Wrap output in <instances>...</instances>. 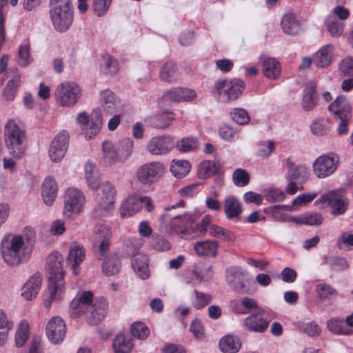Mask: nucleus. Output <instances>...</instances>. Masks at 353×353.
Wrapping results in <instances>:
<instances>
[{
    "label": "nucleus",
    "mask_w": 353,
    "mask_h": 353,
    "mask_svg": "<svg viewBox=\"0 0 353 353\" xmlns=\"http://www.w3.org/2000/svg\"><path fill=\"white\" fill-rule=\"evenodd\" d=\"M159 228L164 233H171L176 229V208L175 205L165 208L161 216Z\"/></svg>",
    "instance_id": "obj_25"
},
{
    "label": "nucleus",
    "mask_w": 353,
    "mask_h": 353,
    "mask_svg": "<svg viewBox=\"0 0 353 353\" xmlns=\"http://www.w3.org/2000/svg\"><path fill=\"white\" fill-rule=\"evenodd\" d=\"M272 320V316L262 308L244 319L243 327L252 332L262 333L268 329Z\"/></svg>",
    "instance_id": "obj_14"
},
{
    "label": "nucleus",
    "mask_w": 353,
    "mask_h": 353,
    "mask_svg": "<svg viewBox=\"0 0 353 353\" xmlns=\"http://www.w3.org/2000/svg\"><path fill=\"white\" fill-rule=\"evenodd\" d=\"M232 119L239 125H245L250 121V117L245 110L235 108L232 113Z\"/></svg>",
    "instance_id": "obj_63"
},
{
    "label": "nucleus",
    "mask_w": 353,
    "mask_h": 353,
    "mask_svg": "<svg viewBox=\"0 0 353 353\" xmlns=\"http://www.w3.org/2000/svg\"><path fill=\"white\" fill-rule=\"evenodd\" d=\"M115 353H130L133 348L132 338L123 334H118L113 341Z\"/></svg>",
    "instance_id": "obj_41"
},
{
    "label": "nucleus",
    "mask_w": 353,
    "mask_h": 353,
    "mask_svg": "<svg viewBox=\"0 0 353 353\" xmlns=\"http://www.w3.org/2000/svg\"><path fill=\"white\" fill-rule=\"evenodd\" d=\"M223 209L225 216L228 219L238 217L243 211L240 201L234 196L231 195L224 199Z\"/></svg>",
    "instance_id": "obj_35"
},
{
    "label": "nucleus",
    "mask_w": 353,
    "mask_h": 353,
    "mask_svg": "<svg viewBox=\"0 0 353 353\" xmlns=\"http://www.w3.org/2000/svg\"><path fill=\"white\" fill-rule=\"evenodd\" d=\"M176 74V65L174 61L166 62L159 72L160 79L165 82L174 80Z\"/></svg>",
    "instance_id": "obj_50"
},
{
    "label": "nucleus",
    "mask_w": 353,
    "mask_h": 353,
    "mask_svg": "<svg viewBox=\"0 0 353 353\" xmlns=\"http://www.w3.org/2000/svg\"><path fill=\"white\" fill-rule=\"evenodd\" d=\"M285 177L288 181H295L298 184L302 185L310 178V169L303 164L295 165L291 158L285 159Z\"/></svg>",
    "instance_id": "obj_18"
},
{
    "label": "nucleus",
    "mask_w": 353,
    "mask_h": 353,
    "mask_svg": "<svg viewBox=\"0 0 353 353\" xmlns=\"http://www.w3.org/2000/svg\"><path fill=\"white\" fill-rule=\"evenodd\" d=\"M63 257L59 252H54L48 256L47 272L48 277V295L44 300V305L49 308L52 302L61 300L65 292L64 275L63 270Z\"/></svg>",
    "instance_id": "obj_3"
},
{
    "label": "nucleus",
    "mask_w": 353,
    "mask_h": 353,
    "mask_svg": "<svg viewBox=\"0 0 353 353\" xmlns=\"http://www.w3.org/2000/svg\"><path fill=\"white\" fill-rule=\"evenodd\" d=\"M101 101L105 110L112 113L119 107L120 101L114 93L110 90H104L101 92Z\"/></svg>",
    "instance_id": "obj_42"
},
{
    "label": "nucleus",
    "mask_w": 353,
    "mask_h": 353,
    "mask_svg": "<svg viewBox=\"0 0 353 353\" xmlns=\"http://www.w3.org/2000/svg\"><path fill=\"white\" fill-rule=\"evenodd\" d=\"M88 0H78V9L81 13L88 10ZM112 0H92L91 9L94 15L101 17L105 16L109 10Z\"/></svg>",
    "instance_id": "obj_24"
},
{
    "label": "nucleus",
    "mask_w": 353,
    "mask_h": 353,
    "mask_svg": "<svg viewBox=\"0 0 353 353\" xmlns=\"http://www.w3.org/2000/svg\"><path fill=\"white\" fill-rule=\"evenodd\" d=\"M29 326L28 324L22 321L17 330L15 334V343L17 347L23 346L28 338Z\"/></svg>",
    "instance_id": "obj_55"
},
{
    "label": "nucleus",
    "mask_w": 353,
    "mask_h": 353,
    "mask_svg": "<svg viewBox=\"0 0 353 353\" xmlns=\"http://www.w3.org/2000/svg\"><path fill=\"white\" fill-rule=\"evenodd\" d=\"M198 147V141L194 137L183 138L179 144H178V150L183 152H188L194 150Z\"/></svg>",
    "instance_id": "obj_61"
},
{
    "label": "nucleus",
    "mask_w": 353,
    "mask_h": 353,
    "mask_svg": "<svg viewBox=\"0 0 353 353\" xmlns=\"http://www.w3.org/2000/svg\"><path fill=\"white\" fill-rule=\"evenodd\" d=\"M218 242L213 240L198 241L194 245V250L200 256H212L217 255Z\"/></svg>",
    "instance_id": "obj_36"
},
{
    "label": "nucleus",
    "mask_w": 353,
    "mask_h": 353,
    "mask_svg": "<svg viewBox=\"0 0 353 353\" xmlns=\"http://www.w3.org/2000/svg\"><path fill=\"white\" fill-rule=\"evenodd\" d=\"M132 334L139 339H145L150 334L148 327L141 322H136L132 325Z\"/></svg>",
    "instance_id": "obj_59"
},
{
    "label": "nucleus",
    "mask_w": 353,
    "mask_h": 353,
    "mask_svg": "<svg viewBox=\"0 0 353 353\" xmlns=\"http://www.w3.org/2000/svg\"><path fill=\"white\" fill-rule=\"evenodd\" d=\"M185 223L184 225L178 226V234H180L181 238L185 239H193L196 237L205 234L207 231L210 234L212 224L210 218L208 216L203 218L199 223L194 225L192 216L188 214L185 217ZM179 223L178 222V225Z\"/></svg>",
    "instance_id": "obj_8"
},
{
    "label": "nucleus",
    "mask_w": 353,
    "mask_h": 353,
    "mask_svg": "<svg viewBox=\"0 0 353 353\" xmlns=\"http://www.w3.org/2000/svg\"><path fill=\"white\" fill-rule=\"evenodd\" d=\"M165 173V167L159 161L147 163L137 170L138 180L143 184H151L158 181Z\"/></svg>",
    "instance_id": "obj_17"
},
{
    "label": "nucleus",
    "mask_w": 353,
    "mask_h": 353,
    "mask_svg": "<svg viewBox=\"0 0 353 353\" xmlns=\"http://www.w3.org/2000/svg\"><path fill=\"white\" fill-rule=\"evenodd\" d=\"M244 88V82L241 79L219 80L216 83L217 92L225 101L236 99Z\"/></svg>",
    "instance_id": "obj_16"
},
{
    "label": "nucleus",
    "mask_w": 353,
    "mask_h": 353,
    "mask_svg": "<svg viewBox=\"0 0 353 353\" xmlns=\"http://www.w3.org/2000/svg\"><path fill=\"white\" fill-rule=\"evenodd\" d=\"M339 157L334 153L319 157L313 163V171L319 178H325L332 174L337 169Z\"/></svg>",
    "instance_id": "obj_13"
},
{
    "label": "nucleus",
    "mask_w": 353,
    "mask_h": 353,
    "mask_svg": "<svg viewBox=\"0 0 353 353\" xmlns=\"http://www.w3.org/2000/svg\"><path fill=\"white\" fill-rule=\"evenodd\" d=\"M85 177L88 185L93 190L100 188L99 178L97 172L94 171L92 163L88 162L85 165Z\"/></svg>",
    "instance_id": "obj_45"
},
{
    "label": "nucleus",
    "mask_w": 353,
    "mask_h": 353,
    "mask_svg": "<svg viewBox=\"0 0 353 353\" xmlns=\"http://www.w3.org/2000/svg\"><path fill=\"white\" fill-rule=\"evenodd\" d=\"M329 330L338 334H351V328H346L344 320L339 319H331L327 323Z\"/></svg>",
    "instance_id": "obj_52"
},
{
    "label": "nucleus",
    "mask_w": 353,
    "mask_h": 353,
    "mask_svg": "<svg viewBox=\"0 0 353 353\" xmlns=\"http://www.w3.org/2000/svg\"><path fill=\"white\" fill-rule=\"evenodd\" d=\"M174 119L175 114L174 112L165 110L161 114L152 117V124L156 128L163 129L168 127Z\"/></svg>",
    "instance_id": "obj_44"
},
{
    "label": "nucleus",
    "mask_w": 353,
    "mask_h": 353,
    "mask_svg": "<svg viewBox=\"0 0 353 353\" xmlns=\"http://www.w3.org/2000/svg\"><path fill=\"white\" fill-rule=\"evenodd\" d=\"M121 268L120 260L117 254H110L105 259L102 265L103 272L106 276L117 274Z\"/></svg>",
    "instance_id": "obj_43"
},
{
    "label": "nucleus",
    "mask_w": 353,
    "mask_h": 353,
    "mask_svg": "<svg viewBox=\"0 0 353 353\" xmlns=\"http://www.w3.org/2000/svg\"><path fill=\"white\" fill-rule=\"evenodd\" d=\"M339 70L344 77H353V57H346L339 65Z\"/></svg>",
    "instance_id": "obj_60"
},
{
    "label": "nucleus",
    "mask_w": 353,
    "mask_h": 353,
    "mask_svg": "<svg viewBox=\"0 0 353 353\" xmlns=\"http://www.w3.org/2000/svg\"><path fill=\"white\" fill-rule=\"evenodd\" d=\"M8 78H10V79L3 90V97L6 100L9 101L14 97L17 88L19 86L21 81V75L16 68L9 72Z\"/></svg>",
    "instance_id": "obj_39"
},
{
    "label": "nucleus",
    "mask_w": 353,
    "mask_h": 353,
    "mask_svg": "<svg viewBox=\"0 0 353 353\" xmlns=\"http://www.w3.org/2000/svg\"><path fill=\"white\" fill-rule=\"evenodd\" d=\"M292 221L309 225H319L322 223L321 215L316 212L305 213L297 218H292Z\"/></svg>",
    "instance_id": "obj_47"
},
{
    "label": "nucleus",
    "mask_w": 353,
    "mask_h": 353,
    "mask_svg": "<svg viewBox=\"0 0 353 353\" xmlns=\"http://www.w3.org/2000/svg\"><path fill=\"white\" fill-rule=\"evenodd\" d=\"M4 140L9 153L20 159L26 152L27 139L24 129L15 120L10 119L5 125Z\"/></svg>",
    "instance_id": "obj_4"
},
{
    "label": "nucleus",
    "mask_w": 353,
    "mask_h": 353,
    "mask_svg": "<svg viewBox=\"0 0 353 353\" xmlns=\"http://www.w3.org/2000/svg\"><path fill=\"white\" fill-rule=\"evenodd\" d=\"M336 245L339 250H352L353 234L350 232H342L336 241Z\"/></svg>",
    "instance_id": "obj_57"
},
{
    "label": "nucleus",
    "mask_w": 353,
    "mask_h": 353,
    "mask_svg": "<svg viewBox=\"0 0 353 353\" xmlns=\"http://www.w3.org/2000/svg\"><path fill=\"white\" fill-rule=\"evenodd\" d=\"M132 267L134 272L141 279L149 277L148 258L142 253H137L132 258Z\"/></svg>",
    "instance_id": "obj_34"
},
{
    "label": "nucleus",
    "mask_w": 353,
    "mask_h": 353,
    "mask_svg": "<svg viewBox=\"0 0 353 353\" xmlns=\"http://www.w3.org/2000/svg\"><path fill=\"white\" fill-rule=\"evenodd\" d=\"M55 97L59 105L73 107L81 97V89L75 82L65 81L57 86Z\"/></svg>",
    "instance_id": "obj_7"
},
{
    "label": "nucleus",
    "mask_w": 353,
    "mask_h": 353,
    "mask_svg": "<svg viewBox=\"0 0 353 353\" xmlns=\"http://www.w3.org/2000/svg\"><path fill=\"white\" fill-rule=\"evenodd\" d=\"M318 103L316 85L313 82H309L303 90L301 107L305 111L312 110Z\"/></svg>",
    "instance_id": "obj_29"
},
{
    "label": "nucleus",
    "mask_w": 353,
    "mask_h": 353,
    "mask_svg": "<svg viewBox=\"0 0 353 353\" xmlns=\"http://www.w3.org/2000/svg\"><path fill=\"white\" fill-rule=\"evenodd\" d=\"M232 179L236 186L244 187L250 182V175L245 170L238 168L233 172Z\"/></svg>",
    "instance_id": "obj_58"
},
{
    "label": "nucleus",
    "mask_w": 353,
    "mask_h": 353,
    "mask_svg": "<svg viewBox=\"0 0 353 353\" xmlns=\"http://www.w3.org/2000/svg\"><path fill=\"white\" fill-rule=\"evenodd\" d=\"M211 265L199 262L195 264L192 272L191 271H188L186 273L182 274L181 277L186 283H190L192 274L200 281H207L211 277Z\"/></svg>",
    "instance_id": "obj_28"
},
{
    "label": "nucleus",
    "mask_w": 353,
    "mask_h": 353,
    "mask_svg": "<svg viewBox=\"0 0 353 353\" xmlns=\"http://www.w3.org/2000/svg\"><path fill=\"white\" fill-rule=\"evenodd\" d=\"M41 282V274H34L22 287L21 296L28 301L34 299L40 290Z\"/></svg>",
    "instance_id": "obj_26"
},
{
    "label": "nucleus",
    "mask_w": 353,
    "mask_h": 353,
    "mask_svg": "<svg viewBox=\"0 0 353 353\" xmlns=\"http://www.w3.org/2000/svg\"><path fill=\"white\" fill-rule=\"evenodd\" d=\"M102 158L103 162L108 165L122 162L115 145L108 141L102 143Z\"/></svg>",
    "instance_id": "obj_38"
},
{
    "label": "nucleus",
    "mask_w": 353,
    "mask_h": 353,
    "mask_svg": "<svg viewBox=\"0 0 353 353\" xmlns=\"http://www.w3.org/2000/svg\"><path fill=\"white\" fill-rule=\"evenodd\" d=\"M95 241L99 243V251L101 256L105 255L110 248L112 238L110 227L105 223H98L94 228Z\"/></svg>",
    "instance_id": "obj_21"
},
{
    "label": "nucleus",
    "mask_w": 353,
    "mask_h": 353,
    "mask_svg": "<svg viewBox=\"0 0 353 353\" xmlns=\"http://www.w3.org/2000/svg\"><path fill=\"white\" fill-rule=\"evenodd\" d=\"M325 26L330 34L334 37L342 35L344 32V23L340 22L334 16L328 17L326 19Z\"/></svg>",
    "instance_id": "obj_48"
},
{
    "label": "nucleus",
    "mask_w": 353,
    "mask_h": 353,
    "mask_svg": "<svg viewBox=\"0 0 353 353\" xmlns=\"http://www.w3.org/2000/svg\"><path fill=\"white\" fill-rule=\"evenodd\" d=\"M281 25L283 32L288 34L295 35L302 30V22L294 13L284 14Z\"/></svg>",
    "instance_id": "obj_31"
},
{
    "label": "nucleus",
    "mask_w": 353,
    "mask_h": 353,
    "mask_svg": "<svg viewBox=\"0 0 353 353\" xmlns=\"http://www.w3.org/2000/svg\"><path fill=\"white\" fill-rule=\"evenodd\" d=\"M210 235L213 237L220 239L228 242L234 241L236 239V235L228 230L217 225L211 227Z\"/></svg>",
    "instance_id": "obj_49"
},
{
    "label": "nucleus",
    "mask_w": 353,
    "mask_h": 353,
    "mask_svg": "<svg viewBox=\"0 0 353 353\" xmlns=\"http://www.w3.org/2000/svg\"><path fill=\"white\" fill-rule=\"evenodd\" d=\"M316 292L322 301L331 300L337 295V291L327 284L320 283L316 286Z\"/></svg>",
    "instance_id": "obj_51"
},
{
    "label": "nucleus",
    "mask_w": 353,
    "mask_h": 353,
    "mask_svg": "<svg viewBox=\"0 0 353 353\" xmlns=\"http://www.w3.org/2000/svg\"><path fill=\"white\" fill-rule=\"evenodd\" d=\"M108 305L103 297L93 299V294L90 291L78 293L70 303V316L77 318L85 316L87 322L90 325L98 324L106 315Z\"/></svg>",
    "instance_id": "obj_2"
},
{
    "label": "nucleus",
    "mask_w": 353,
    "mask_h": 353,
    "mask_svg": "<svg viewBox=\"0 0 353 353\" xmlns=\"http://www.w3.org/2000/svg\"><path fill=\"white\" fill-rule=\"evenodd\" d=\"M161 104L164 110H168L176 104V92L172 90L165 93L161 101Z\"/></svg>",
    "instance_id": "obj_62"
},
{
    "label": "nucleus",
    "mask_w": 353,
    "mask_h": 353,
    "mask_svg": "<svg viewBox=\"0 0 353 353\" xmlns=\"http://www.w3.org/2000/svg\"><path fill=\"white\" fill-rule=\"evenodd\" d=\"M69 134L65 130L60 132L52 140L49 148V157L54 162L60 161L68 146Z\"/></svg>",
    "instance_id": "obj_19"
},
{
    "label": "nucleus",
    "mask_w": 353,
    "mask_h": 353,
    "mask_svg": "<svg viewBox=\"0 0 353 353\" xmlns=\"http://www.w3.org/2000/svg\"><path fill=\"white\" fill-rule=\"evenodd\" d=\"M19 63L21 66H27L30 62V47L28 43L23 44L19 50Z\"/></svg>",
    "instance_id": "obj_64"
},
{
    "label": "nucleus",
    "mask_w": 353,
    "mask_h": 353,
    "mask_svg": "<svg viewBox=\"0 0 353 353\" xmlns=\"http://www.w3.org/2000/svg\"><path fill=\"white\" fill-rule=\"evenodd\" d=\"M145 205L148 212L154 210L152 199L148 196L133 194L126 198L120 207V215L122 218H128L139 212Z\"/></svg>",
    "instance_id": "obj_10"
},
{
    "label": "nucleus",
    "mask_w": 353,
    "mask_h": 353,
    "mask_svg": "<svg viewBox=\"0 0 353 353\" xmlns=\"http://www.w3.org/2000/svg\"><path fill=\"white\" fill-rule=\"evenodd\" d=\"M261 309L262 308L259 305L257 301L248 296H245L233 304V311L238 314L256 312Z\"/></svg>",
    "instance_id": "obj_30"
},
{
    "label": "nucleus",
    "mask_w": 353,
    "mask_h": 353,
    "mask_svg": "<svg viewBox=\"0 0 353 353\" xmlns=\"http://www.w3.org/2000/svg\"><path fill=\"white\" fill-rule=\"evenodd\" d=\"M35 242V231L30 226L25 227L21 234H5L0 245L4 262L10 266H17L26 262L31 256Z\"/></svg>",
    "instance_id": "obj_1"
},
{
    "label": "nucleus",
    "mask_w": 353,
    "mask_h": 353,
    "mask_svg": "<svg viewBox=\"0 0 353 353\" xmlns=\"http://www.w3.org/2000/svg\"><path fill=\"white\" fill-rule=\"evenodd\" d=\"M121 161H124L132 152L133 141L130 139H125L116 145Z\"/></svg>",
    "instance_id": "obj_53"
},
{
    "label": "nucleus",
    "mask_w": 353,
    "mask_h": 353,
    "mask_svg": "<svg viewBox=\"0 0 353 353\" xmlns=\"http://www.w3.org/2000/svg\"><path fill=\"white\" fill-rule=\"evenodd\" d=\"M217 170L216 163L212 161H202L198 168V176L200 179H206L214 174Z\"/></svg>",
    "instance_id": "obj_54"
},
{
    "label": "nucleus",
    "mask_w": 353,
    "mask_h": 353,
    "mask_svg": "<svg viewBox=\"0 0 353 353\" xmlns=\"http://www.w3.org/2000/svg\"><path fill=\"white\" fill-rule=\"evenodd\" d=\"M316 203H327L331 208V214L334 216L344 214L348 207L349 200L344 190H335L323 194Z\"/></svg>",
    "instance_id": "obj_11"
},
{
    "label": "nucleus",
    "mask_w": 353,
    "mask_h": 353,
    "mask_svg": "<svg viewBox=\"0 0 353 353\" xmlns=\"http://www.w3.org/2000/svg\"><path fill=\"white\" fill-rule=\"evenodd\" d=\"M57 192L58 186L55 179L52 176L46 177L41 187L43 202L48 206L52 205L57 198Z\"/></svg>",
    "instance_id": "obj_27"
},
{
    "label": "nucleus",
    "mask_w": 353,
    "mask_h": 353,
    "mask_svg": "<svg viewBox=\"0 0 353 353\" xmlns=\"http://www.w3.org/2000/svg\"><path fill=\"white\" fill-rule=\"evenodd\" d=\"M49 12L57 31L65 32L71 26L74 19L72 0H50Z\"/></svg>",
    "instance_id": "obj_5"
},
{
    "label": "nucleus",
    "mask_w": 353,
    "mask_h": 353,
    "mask_svg": "<svg viewBox=\"0 0 353 353\" xmlns=\"http://www.w3.org/2000/svg\"><path fill=\"white\" fill-rule=\"evenodd\" d=\"M85 203V197L81 190L74 188H68L63 196V216L70 219L79 214Z\"/></svg>",
    "instance_id": "obj_9"
},
{
    "label": "nucleus",
    "mask_w": 353,
    "mask_h": 353,
    "mask_svg": "<svg viewBox=\"0 0 353 353\" xmlns=\"http://www.w3.org/2000/svg\"><path fill=\"white\" fill-rule=\"evenodd\" d=\"M332 129L330 121L327 118H321L314 121L311 124V130L316 136H325Z\"/></svg>",
    "instance_id": "obj_46"
},
{
    "label": "nucleus",
    "mask_w": 353,
    "mask_h": 353,
    "mask_svg": "<svg viewBox=\"0 0 353 353\" xmlns=\"http://www.w3.org/2000/svg\"><path fill=\"white\" fill-rule=\"evenodd\" d=\"M117 196V191L113 184L108 181L102 183L94 198L96 215L101 216L110 212L114 209Z\"/></svg>",
    "instance_id": "obj_6"
},
{
    "label": "nucleus",
    "mask_w": 353,
    "mask_h": 353,
    "mask_svg": "<svg viewBox=\"0 0 353 353\" xmlns=\"http://www.w3.org/2000/svg\"><path fill=\"white\" fill-rule=\"evenodd\" d=\"M333 46L331 44L321 47L314 54L313 60L314 63L320 68L327 67L333 58Z\"/></svg>",
    "instance_id": "obj_37"
},
{
    "label": "nucleus",
    "mask_w": 353,
    "mask_h": 353,
    "mask_svg": "<svg viewBox=\"0 0 353 353\" xmlns=\"http://www.w3.org/2000/svg\"><path fill=\"white\" fill-rule=\"evenodd\" d=\"M77 122L82 126L86 139H91L99 132L102 125L101 112L99 109L92 111L90 117L84 111L81 112L77 117Z\"/></svg>",
    "instance_id": "obj_12"
},
{
    "label": "nucleus",
    "mask_w": 353,
    "mask_h": 353,
    "mask_svg": "<svg viewBox=\"0 0 353 353\" xmlns=\"http://www.w3.org/2000/svg\"><path fill=\"white\" fill-rule=\"evenodd\" d=\"M245 275L246 272L241 268H232L228 270L227 281L230 286L234 291L241 294L249 292L243 280Z\"/></svg>",
    "instance_id": "obj_22"
},
{
    "label": "nucleus",
    "mask_w": 353,
    "mask_h": 353,
    "mask_svg": "<svg viewBox=\"0 0 353 353\" xmlns=\"http://www.w3.org/2000/svg\"><path fill=\"white\" fill-rule=\"evenodd\" d=\"M219 345L223 353H236L241 347V343L238 337L226 335L221 339Z\"/></svg>",
    "instance_id": "obj_40"
},
{
    "label": "nucleus",
    "mask_w": 353,
    "mask_h": 353,
    "mask_svg": "<svg viewBox=\"0 0 353 353\" xmlns=\"http://www.w3.org/2000/svg\"><path fill=\"white\" fill-rule=\"evenodd\" d=\"M194 296L192 299V305L196 309H201L208 305L212 301V296L209 294L194 290Z\"/></svg>",
    "instance_id": "obj_56"
},
{
    "label": "nucleus",
    "mask_w": 353,
    "mask_h": 353,
    "mask_svg": "<svg viewBox=\"0 0 353 353\" xmlns=\"http://www.w3.org/2000/svg\"><path fill=\"white\" fill-rule=\"evenodd\" d=\"M262 61L263 73L270 79H276L281 74V65L274 58L262 56L260 58Z\"/></svg>",
    "instance_id": "obj_32"
},
{
    "label": "nucleus",
    "mask_w": 353,
    "mask_h": 353,
    "mask_svg": "<svg viewBox=\"0 0 353 353\" xmlns=\"http://www.w3.org/2000/svg\"><path fill=\"white\" fill-rule=\"evenodd\" d=\"M336 117L351 118V108L349 101L343 96L337 97L328 107Z\"/></svg>",
    "instance_id": "obj_33"
},
{
    "label": "nucleus",
    "mask_w": 353,
    "mask_h": 353,
    "mask_svg": "<svg viewBox=\"0 0 353 353\" xmlns=\"http://www.w3.org/2000/svg\"><path fill=\"white\" fill-rule=\"evenodd\" d=\"M46 331L49 341L53 344H59L64 339L66 325L60 317L54 316L48 322Z\"/></svg>",
    "instance_id": "obj_20"
},
{
    "label": "nucleus",
    "mask_w": 353,
    "mask_h": 353,
    "mask_svg": "<svg viewBox=\"0 0 353 353\" xmlns=\"http://www.w3.org/2000/svg\"><path fill=\"white\" fill-rule=\"evenodd\" d=\"M85 257V251L81 245L74 243L70 246L67 261L71 266L74 275L79 274V266L83 261Z\"/></svg>",
    "instance_id": "obj_23"
},
{
    "label": "nucleus",
    "mask_w": 353,
    "mask_h": 353,
    "mask_svg": "<svg viewBox=\"0 0 353 353\" xmlns=\"http://www.w3.org/2000/svg\"><path fill=\"white\" fill-rule=\"evenodd\" d=\"M174 147V139L163 134L152 137L146 143L145 149L152 155L161 156L170 153Z\"/></svg>",
    "instance_id": "obj_15"
}]
</instances>
